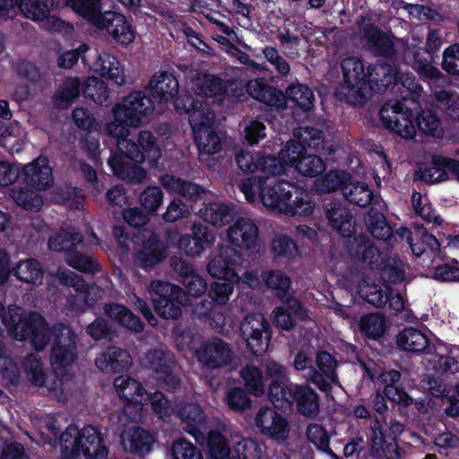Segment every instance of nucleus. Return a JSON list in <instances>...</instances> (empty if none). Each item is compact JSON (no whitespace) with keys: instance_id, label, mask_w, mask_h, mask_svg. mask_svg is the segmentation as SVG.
Returning a JSON list of instances; mask_svg holds the SVG:
<instances>
[{"instance_id":"nucleus-3","label":"nucleus","mask_w":459,"mask_h":459,"mask_svg":"<svg viewBox=\"0 0 459 459\" xmlns=\"http://www.w3.org/2000/svg\"><path fill=\"white\" fill-rule=\"evenodd\" d=\"M379 117L383 126L404 139H411L419 131L432 137H441V121L434 108L420 109L415 116L412 108L407 107L405 100H388L380 110Z\"/></svg>"},{"instance_id":"nucleus-50","label":"nucleus","mask_w":459,"mask_h":459,"mask_svg":"<svg viewBox=\"0 0 459 459\" xmlns=\"http://www.w3.org/2000/svg\"><path fill=\"white\" fill-rule=\"evenodd\" d=\"M421 363L426 370L434 373H456L459 371V361L448 355L429 353L423 358Z\"/></svg>"},{"instance_id":"nucleus-63","label":"nucleus","mask_w":459,"mask_h":459,"mask_svg":"<svg viewBox=\"0 0 459 459\" xmlns=\"http://www.w3.org/2000/svg\"><path fill=\"white\" fill-rule=\"evenodd\" d=\"M173 459H203L201 451L185 438L176 440L171 446Z\"/></svg>"},{"instance_id":"nucleus-22","label":"nucleus","mask_w":459,"mask_h":459,"mask_svg":"<svg viewBox=\"0 0 459 459\" xmlns=\"http://www.w3.org/2000/svg\"><path fill=\"white\" fill-rule=\"evenodd\" d=\"M191 234H183L178 240V249L188 256L200 255L206 247H210L215 241L212 230L201 223H194Z\"/></svg>"},{"instance_id":"nucleus-2","label":"nucleus","mask_w":459,"mask_h":459,"mask_svg":"<svg viewBox=\"0 0 459 459\" xmlns=\"http://www.w3.org/2000/svg\"><path fill=\"white\" fill-rule=\"evenodd\" d=\"M238 187L249 203L258 196L265 207L279 213L309 216L314 212V204L306 190L277 177H248L241 180Z\"/></svg>"},{"instance_id":"nucleus-51","label":"nucleus","mask_w":459,"mask_h":459,"mask_svg":"<svg viewBox=\"0 0 459 459\" xmlns=\"http://www.w3.org/2000/svg\"><path fill=\"white\" fill-rule=\"evenodd\" d=\"M351 180V177L348 172L341 169H332L318 181L317 188L324 193L341 190L343 194V188L348 186Z\"/></svg>"},{"instance_id":"nucleus-15","label":"nucleus","mask_w":459,"mask_h":459,"mask_svg":"<svg viewBox=\"0 0 459 459\" xmlns=\"http://www.w3.org/2000/svg\"><path fill=\"white\" fill-rule=\"evenodd\" d=\"M367 83L370 86V98L376 93H385L399 83L404 86L395 61H377L367 68Z\"/></svg>"},{"instance_id":"nucleus-23","label":"nucleus","mask_w":459,"mask_h":459,"mask_svg":"<svg viewBox=\"0 0 459 459\" xmlns=\"http://www.w3.org/2000/svg\"><path fill=\"white\" fill-rule=\"evenodd\" d=\"M166 257L167 245L156 232H152L149 237L143 239L141 248L135 255L137 264L143 270L152 269Z\"/></svg>"},{"instance_id":"nucleus-64","label":"nucleus","mask_w":459,"mask_h":459,"mask_svg":"<svg viewBox=\"0 0 459 459\" xmlns=\"http://www.w3.org/2000/svg\"><path fill=\"white\" fill-rule=\"evenodd\" d=\"M441 67L448 74L459 76V43L451 44L444 49Z\"/></svg>"},{"instance_id":"nucleus-39","label":"nucleus","mask_w":459,"mask_h":459,"mask_svg":"<svg viewBox=\"0 0 459 459\" xmlns=\"http://www.w3.org/2000/svg\"><path fill=\"white\" fill-rule=\"evenodd\" d=\"M374 268L379 270L384 281L391 284H401L405 280L404 265L397 255H381Z\"/></svg>"},{"instance_id":"nucleus-54","label":"nucleus","mask_w":459,"mask_h":459,"mask_svg":"<svg viewBox=\"0 0 459 459\" xmlns=\"http://www.w3.org/2000/svg\"><path fill=\"white\" fill-rule=\"evenodd\" d=\"M434 108L440 109L446 116L455 118L459 108V95L447 90L435 91L433 93Z\"/></svg>"},{"instance_id":"nucleus-52","label":"nucleus","mask_w":459,"mask_h":459,"mask_svg":"<svg viewBox=\"0 0 459 459\" xmlns=\"http://www.w3.org/2000/svg\"><path fill=\"white\" fill-rule=\"evenodd\" d=\"M114 385L117 394L126 401H138L143 394L142 385L130 375H119L115 379Z\"/></svg>"},{"instance_id":"nucleus-27","label":"nucleus","mask_w":459,"mask_h":459,"mask_svg":"<svg viewBox=\"0 0 459 459\" xmlns=\"http://www.w3.org/2000/svg\"><path fill=\"white\" fill-rule=\"evenodd\" d=\"M362 32L377 56L384 57L387 61H395L396 50L394 42L379 27L374 23H367L363 26Z\"/></svg>"},{"instance_id":"nucleus-11","label":"nucleus","mask_w":459,"mask_h":459,"mask_svg":"<svg viewBox=\"0 0 459 459\" xmlns=\"http://www.w3.org/2000/svg\"><path fill=\"white\" fill-rule=\"evenodd\" d=\"M155 100L142 91H134L124 98L121 103L113 108V115L117 119L138 127L143 117L152 112Z\"/></svg>"},{"instance_id":"nucleus-12","label":"nucleus","mask_w":459,"mask_h":459,"mask_svg":"<svg viewBox=\"0 0 459 459\" xmlns=\"http://www.w3.org/2000/svg\"><path fill=\"white\" fill-rule=\"evenodd\" d=\"M244 262L243 254L230 246H221L217 254L209 261L207 271L215 279L239 281L237 272Z\"/></svg>"},{"instance_id":"nucleus-29","label":"nucleus","mask_w":459,"mask_h":459,"mask_svg":"<svg viewBox=\"0 0 459 459\" xmlns=\"http://www.w3.org/2000/svg\"><path fill=\"white\" fill-rule=\"evenodd\" d=\"M247 93L259 102L279 108L286 106V95L278 88L269 85L264 79L251 80L247 84Z\"/></svg>"},{"instance_id":"nucleus-21","label":"nucleus","mask_w":459,"mask_h":459,"mask_svg":"<svg viewBox=\"0 0 459 459\" xmlns=\"http://www.w3.org/2000/svg\"><path fill=\"white\" fill-rule=\"evenodd\" d=\"M195 356L200 363L210 369H216L229 365L233 358L230 345L220 338L203 343L196 351Z\"/></svg>"},{"instance_id":"nucleus-5","label":"nucleus","mask_w":459,"mask_h":459,"mask_svg":"<svg viewBox=\"0 0 459 459\" xmlns=\"http://www.w3.org/2000/svg\"><path fill=\"white\" fill-rule=\"evenodd\" d=\"M62 459H76L82 453L86 459H108V449L101 433L88 425L79 429L69 425L59 437Z\"/></svg>"},{"instance_id":"nucleus-56","label":"nucleus","mask_w":459,"mask_h":459,"mask_svg":"<svg viewBox=\"0 0 459 459\" xmlns=\"http://www.w3.org/2000/svg\"><path fill=\"white\" fill-rule=\"evenodd\" d=\"M82 95L95 103L102 104L108 97L107 84L97 77H89L81 86Z\"/></svg>"},{"instance_id":"nucleus-13","label":"nucleus","mask_w":459,"mask_h":459,"mask_svg":"<svg viewBox=\"0 0 459 459\" xmlns=\"http://www.w3.org/2000/svg\"><path fill=\"white\" fill-rule=\"evenodd\" d=\"M99 21L94 27L106 30L112 39L121 47L127 48L134 41L136 30L133 26L132 17L114 11H106Z\"/></svg>"},{"instance_id":"nucleus-19","label":"nucleus","mask_w":459,"mask_h":459,"mask_svg":"<svg viewBox=\"0 0 459 459\" xmlns=\"http://www.w3.org/2000/svg\"><path fill=\"white\" fill-rule=\"evenodd\" d=\"M303 150L301 143L294 140L287 142L284 148L281 150L278 156L261 155L257 158V171L267 174L265 177H277L285 171L286 167H293V158H290V152L298 154Z\"/></svg>"},{"instance_id":"nucleus-60","label":"nucleus","mask_w":459,"mask_h":459,"mask_svg":"<svg viewBox=\"0 0 459 459\" xmlns=\"http://www.w3.org/2000/svg\"><path fill=\"white\" fill-rule=\"evenodd\" d=\"M81 238L78 234L60 232L48 239V248L55 252H64L65 255L70 250H75L76 245L80 243Z\"/></svg>"},{"instance_id":"nucleus-20","label":"nucleus","mask_w":459,"mask_h":459,"mask_svg":"<svg viewBox=\"0 0 459 459\" xmlns=\"http://www.w3.org/2000/svg\"><path fill=\"white\" fill-rule=\"evenodd\" d=\"M192 121L191 128L199 152L206 154L219 153L221 151V141L212 126V113L210 112L198 122H195V117H193Z\"/></svg>"},{"instance_id":"nucleus-32","label":"nucleus","mask_w":459,"mask_h":459,"mask_svg":"<svg viewBox=\"0 0 459 459\" xmlns=\"http://www.w3.org/2000/svg\"><path fill=\"white\" fill-rule=\"evenodd\" d=\"M347 250L352 259L361 262L372 269L382 255V253L370 239L362 235L350 240Z\"/></svg>"},{"instance_id":"nucleus-26","label":"nucleus","mask_w":459,"mask_h":459,"mask_svg":"<svg viewBox=\"0 0 459 459\" xmlns=\"http://www.w3.org/2000/svg\"><path fill=\"white\" fill-rule=\"evenodd\" d=\"M371 454L374 457L382 459H401V451L391 435L385 436L379 420L371 423L369 432Z\"/></svg>"},{"instance_id":"nucleus-55","label":"nucleus","mask_w":459,"mask_h":459,"mask_svg":"<svg viewBox=\"0 0 459 459\" xmlns=\"http://www.w3.org/2000/svg\"><path fill=\"white\" fill-rule=\"evenodd\" d=\"M359 296L375 307H383L388 300V295L377 284H369L365 281L359 285Z\"/></svg>"},{"instance_id":"nucleus-14","label":"nucleus","mask_w":459,"mask_h":459,"mask_svg":"<svg viewBox=\"0 0 459 459\" xmlns=\"http://www.w3.org/2000/svg\"><path fill=\"white\" fill-rule=\"evenodd\" d=\"M255 422L263 436L277 444H282L290 437L288 420L271 407H261L255 414Z\"/></svg>"},{"instance_id":"nucleus-59","label":"nucleus","mask_w":459,"mask_h":459,"mask_svg":"<svg viewBox=\"0 0 459 459\" xmlns=\"http://www.w3.org/2000/svg\"><path fill=\"white\" fill-rule=\"evenodd\" d=\"M307 439L313 443L319 450L328 454L333 459H339L329 446V436L326 430L318 424L311 423L307 426L306 431Z\"/></svg>"},{"instance_id":"nucleus-58","label":"nucleus","mask_w":459,"mask_h":459,"mask_svg":"<svg viewBox=\"0 0 459 459\" xmlns=\"http://www.w3.org/2000/svg\"><path fill=\"white\" fill-rule=\"evenodd\" d=\"M163 198L164 194L160 186H149L141 193L139 201L142 208L153 216L163 204Z\"/></svg>"},{"instance_id":"nucleus-33","label":"nucleus","mask_w":459,"mask_h":459,"mask_svg":"<svg viewBox=\"0 0 459 459\" xmlns=\"http://www.w3.org/2000/svg\"><path fill=\"white\" fill-rule=\"evenodd\" d=\"M16 6L24 14V16L32 21H44L52 25L49 29H59L63 21L55 15H50V9L47 0H17Z\"/></svg>"},{"instance_id":"nucleus-7","label":"nucleus","mask_w":459,"mask_h":459,"mask_svg":"<svg viewBox=\"0 0 459 459\" xmlns=\"http://www.w3.org/2000/svg\"><path fill=\"white\" fill-rule=\"evenodd\" d=\"M150 295L153 309L164 319H178L182 315L181 307L185 305L186 292L178 285L163 281H152Z\"/></svg>"},{"instance_id":"nucleus-49","label":"nucleus","mask_w":459,"mask_h":459,"mask_svg":"<svg viewBox=\"0 0 459 459\" xmlns=\"http://www.w3.org/2000/svg\"><path fill=\"white\" fill-rule=\"evenodd\" d=\"M343 196L351 204L359 207H366L372 203L373 192L369 186L364 182L350 181L348 186L343 188Z\"/></svg>"},{"instance_id":"nucleus-62","label":"nucleus","mask_w":459,"mask_h":459,"mask_svg":"<svg viewBox=\"0 0 459 459\" xmlns=\"http://www.w3.org/2000/svg\"><path fill=\"white\" fill-rule=\"evenodd\" d=\"M197 87L198 95L203 98L222 96L226 91L222 79L212 74H205Z\"/></svg>"},{"instance_id":"nucleus-53","label":"nucleus","mask_w":459,"mask_h":459,"mask_svg":"<svg viewBox=\"0 0 459 459\" xmlns=\"http://www.w3.org/2000/svg\"><path fill=\"white\" fill-rule=\"evenodd\" d=\"M71 284L80 291L81 295L73 297L70 301V308L73 312L79 314L84 312L87 307L95 304V299L90 298V286L82 278L75 276L72 279Z\"/></svg>"},{"instance_id":"nucleus-18","label":"nucleus","mask_w":459,"mask_h":459,"mask_svg":"<svg viewBox=\"0 0 459 459\" xmlns=\"http://www.w3.org/2000/svg\"><path fill=\"white\" fill-rule=\"evenodd\" d=\"M199 209V217L205 222L216 227L230 224L236 218V207L230 202L219 200L212 191Z\"/></svg>"},{"instance_id":"nucleus-10","label":"nucleus","mask_w":459,"mask_h":459,"mask_svg":"<svg viewBox=\"0 0 459 459\" xmlns=\"http://www.w3.org/2000/svg\"><path fill=\"white\" fill-rule=\"evenodd\" d=\"M54 344L51 350L52 366L55 369H65L77 359L76 340L74 330L65 324L53 326Z\"/></svg>"},{"instance_id":"nucleus-37","label":"nucleus","mask_w":459,"mask_h":459,"mask_svg":"<svg viewBox=\"0 0 459 459\" xmlns=\"http://www.w3.org/2000/svg\"><path fill=\"white\" fill-rule=\"evenodd\" d=\"M105 315L117 322L120 325L134 333L143 331L144 324L127 307L118 303H108L103 307Z\"/></svg>"},{"instance_id":"nucleus-31","label":"nucleus","mask_w":459,"mask_h":459,"mask_svg":"<svg viewBox=\"0 0 459 459\" xmlns=\"http://www.w3.org/2000/svg\"><path fill=\"white\" fill-rule=\"evenodd\" d=\"M172 100L175 110L179 115H188V122L191 126L193 117H195V122H198L211 112L208 104L204 100L197 96L195 97L186 91H178Z\"/></svg>"},{"instance_id":"nucleus-28","label":"nucleus","mask_w":459,"mask_h":459,"mask_svg":"<svg viewBox=\"0 0 459 459\" xmlns=\"http://www.w3.org/2000/svg\"><path fill=\"white\" fill-rule=\"evenodd\" d=\"M148 91L157 103L167 104L179 91V83L173 73L154 74L149 81Z\"/></svg>"},{"instance_id":"nucleus-6","label":"nucleus","mask_w":459,"mask_h":459,"mask_svg":"<svg viewBox=\"0 0 459 459\" xmlns=\"http://www.w3.org/2000/svg\"><path fill=\"white\" fill-rule=\"evenodd\" d=\"M343 75L342 90H346L345 100L353 106L362 107L370 99V86L367 83L368 74L360 57L347 56L341 62Z\"/></svg>"},{"instance_id":"nucleus-25","label":"nucleus","mask_w":459,"mask_h":459,"mask_svg":"<svg viewBox=\"0 0 459 459\" xmlns=\"http://www.w3.org/2000/svg\"><path fill=\"white\" fill-rule=\"evenodd\" d=\"M132 364L128 351L117 346L108 347L95 359V365L101 373H125Z\"/></svg>"},{"instance_id":"nucleus-43","label":"nucleus","mask_w":459,"mask_h":459,"mask_svg":"<svg viewBox=\"0 0 459 459\" xmlns=\"http://www.w3.org/2000/svg\"><path fill=\"white\" fill-rule=\"evenodd\" d=\"M81 80L78 77H67L53 96V103L58 109H66L81 93Z\"/></svg>"},{"instance_id":"nucleus-38","label":"nucleus","mask_w":459,"mask_h":459,"mask_svg":"<svg viewBox=\"0 0 459 459\" xmlns=\"http://www.w3.org/2000/svg\"><path fill=\"white\" fill-rule=\"evenodd\" d=\"M143 366L152 373H174L177 361L173 352L169 350L155 349L149 351L142 359Z\"/></svg>"},{"instance_id":"nucleus-45","label":"nucleus","mask_w":459,"mask_h":459,"mask_svg":"<svg viewBox=\"0 0 459 459\" xmlns=\"http://www.w3.org/2000/svg\"><path fill=\"white\" fill-rule=\"evenodd\" d=\"M359 330L367 339L379 341L386 331L385 318L378 313L366 314L359 319Z\"/></svg>"},{"instance_id":"nucleus-40","label":"nucleus","mask_w":459,"mask_h":459,"mask_svg":"<svg viewBox=\"0 0 459 459\" xmlns=\"http://www.w3.org/2000/svg\"><path fill=\"white\" fill-rule=\"evenodd\" d=\"M397 345L411 353H422L429 347V339L415 327H406L397 336Z\"/></svg>"},{"instance_id":"nucleus-36","label":"nucleus","mask_w":459,"mask_h":459,"mask_svg":"<svg viewBox=\"0 0 459 459\" xmlns=\"http://www.w3.org/2000/svg\"><path fill=\"white\" fill-rule=\"evenodd\" d=\"M121 441L125 449L142 455L151 451L153 437L143 428L133 427L121 434Z\"/></svg>"},{"instance_id":"nucleus-1","label":"nucleus","mask_w":459,"mask_h":459,"mask_svg":"<svg viewBox=\"0 0 459 459\" xmlns=\"http://www.w3.org/2000/svg\"><path fill=\"white\" fill-rule=\"evenodd\" d=\"M107 125V133L116 141L114 152L108 164L116 177L134 183L146 178V170L140 166L145 160L150 166H156L161 157V151L154 134L150 131H140L136 142L129 139L131 124L117 119Z\"/></svg>"},{"instance_id":"nucleus-30","label":"nucleus","mask_w":459,"mask_h":459,"mask_svg":"<svg viewBox=\"0 0 459 459\" xmlns=\"http://www.w3.org/2000/svg\"><path fill=\"white\" fill-rule=\"evenodd\" d=\"M325 216L329 225L343 238H351L355 232L351 212L340 203L331 201L324 205Z\"/></svg>"},{"instance_id":"nucleus-47","label":"nucleus","mask_w":459,"mask_h":459,"mask_svg":"<svg viewBox=\"0 0 459 459\" xmlns=\"http://www.w3.org/2000/svg\"><path fill=\"white\" fill-rule=\"evenodd\" d=\"M286 93L294 106L303 112L307 113L314 108L315 95L307 85L302 83L290 85Z\"/></svg>"},{"instance_id":"nucleus-16","label":"nucleus","mask_w":459,"mask_h":459,"mask_svg":"<svg viewBox=\"0 0 459 459\" xmlns=\"http://www.w3.org/2000/svg\"><path fill=\"white\" fill-rule=\"evenodd\" d=\"M403 59L424 80H430L434 82L447 80V76L432 65L436 63V60L423 47L414 44L407 46L403 51Z\"/></svg>"},{"instance_id":"nucleus-35","label":"nucleus","mask_w":459,"mask_h":459,"mask_svg":"<svg viewBox=\"0 0 459 459\" xmlns=\"http://www.w3.org/2000/svg\"><path fill=\"white\" fill-rule=\"evenodd\" d=\"M303 150L299 152L298 154L290 153V158L295 160L293 167L297 171L307 178H316L321 175L326 169L325 163L323 159L316 154H307V147L304 143H301Z\"/></svg>"},{"instance_id":"nucleus-24","label":"nucleus","mask_w":459,"mask_h":459,"mask_svg":"<svg viewBox=\"0 0 459 459\" xmlns=\"http://www.w3.org/2000/svg\"><path fill=\"white\" fill-rule=\"evenodd\" d=\"M24 184L33 190H46L53 182L52 168L47 156L40 155L23 167Z\"/></svg>"},{"instance_id":"nucleus-34","label":"nucleus","mask_w":459,"mask_h":459,"mask_svg":"<svg viewBox=\"0 0 459 459\" xmlns=\"http://www.w3.org/2000/svg\"><path fill=\"white\" fill-rule=\"evenodd\" d=\"M293 403L298 412L307 418H315L319 412L318 395L307 385L292 386L291 404Z\"/></svg>"},{"instance_id":"nucleus-9","label":"nucleus","mask_w":459,"mask_h":459,"mask_svg":"<svg viewBox=\"0 0 459 459\" xmlns=\"http://www.w3.org/2000/svg\"><path fill=\"white\" fill-rule=\"evenodd\" d=\"M239 331L247 348L255 356L263 355L268 350L272 339V327L264 315H247L240 323Z\"/></svg>"},{"instance_id":"nucleus-61","label":"nucleus","mask_w":459,"mask_h":459,"mask_svg":"<svg viewBox=\"0 0 459 459\" xmlns=\"http://www.w3.org/2000/svg\"><path fill=\"white\" fill-rule=\"evenodd\" d=\"M86 333L95 341H111L116 335V330L113 328L112 324L103 317H97L89 324Z\"/></svg>"},{"instance_id":"nucleus-46","label":"nucleus","mask_w":459,"mask_h":459,"mask_svg":"<svg viewBox=\"0 0 459 459\" xmlns=\"http://www.w3.org/2000/svg\"><path fill=\"white\" fill-rule=\"evenodd\" d=\"M12 273L19 281L31 284L41 283L44 276V269L36 258L20 261Z\"/></svg>"},{"instance_id":"nucleus-17","label":"nucleus","mask_w":459,"mask_h":459,"mask_svg":"<svg viewBox=\"0 0 459 459\" xmlns=\"http://www.w3.org/2000/svg\"><path fill=\"white\" fill-rule=\"evenodd\" d=\"M160 181L168 193L182 197L192 209L194 204H203L211 194V191L204 186L175 175H162Z\"/></svg>"},{"instance_id":"nucleus-57","label":"nucleus","mask_w":459,"mask_h":459,"mask_svg":"<svg viewBox=\"0 0 459 459\" xmlns=\"http://www.w3.org/2000/svg\"><path fill=\"white\" fill-rule=\"evenodd\" d=\"M272 252L275 256L288 260H294L300 255L297 243L287 235H281L273 238Z\"/></svg>"},{"instance_id":"nucleus-42","label":"nucleus","mask_w":459,"mask_h":459,"mask_svg":"<svg viewBox=\"0 0 459 459\" xmlns=\"http://www.w3.org/2000/svg\"><path fill=\"white\" fill-rule=\"evenodd\" d=\"M178 415L186 424L184 429L198 441L202 436L199 426L205 420L202 408L196 403L180 405L178 410Z\"/></svg>"},{"instance_id":"nucleus-8","label":"nucleus","mask_w":459,"mask_h":459,"mask_svg":"<svg viewBox=\"0 0 459 459\" xmlns=\"http://www.w3.org/2000/svg\"><path fill=\"white\" fill-rule=\"evenodd\" d=\"M227 238L231 247L238 249L249 259H255L261 254V238L257 224L249 218H235L227 230Z\"/></svg>"},{"instance_id":"nucleus-4","label":"nucleus","mask_w":459,"mask_h":459,"mask_svg":"<svg viewBox=\"0 0 459 459\" xmlns=\"http://www.w3.org/2000/svg\"><path fill=\"white\" fill-rule=\"evenodd\" d=\"M9 337L15 341H30L37 351L43 350L51 339V329L46 318L37 311H26L10 305L3 319Z\"/></svg>"},{"instance_id":"nucleus-41","label":"nucleus","mask_w":459,"mask_h":459,"mask_svg":"<svg viewBox=\"0 0 459 459\" xmlns=\"http://www.w3.org/2000/svg\"><path fill=\"white\" fill-rule=\"evenodd\" d=\"M105 0H65L67 7L71 8L77 15L95 25L106 11L103 10Z\"/></svg>"},{"instance_id":"nucleus-48","label":"nucleus","mask_w":459,"mask_h":459,"mask_svg":"<svg viewBox=\"0 0 459 459\" xmlns=\"http://www.w3.org/2000/svg\"><path fill=\"white\" fill-rule=\"evenodd\" d=\"M65 260L69 266L83 273L95 274L102 270L101 265L97 259L83 254L77 249L70 250L65 255Z\"/></svg>"},{"instance_id":"nucleus-44","label":"nucleus","mask_w":459,"mask_h":459,"mask_svg":"<svg viewBox=\"0 0 459 459\" xmlns=\"http://www.w3.org/2000/svg\"><path fill=\"white\" fill-rule=\"evenodd\" d=\"M365 223L370 235L377 240L387 241L393 237V230L385 216L375 208L369 209Z\"/></svg>"}]
</instances>
